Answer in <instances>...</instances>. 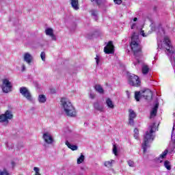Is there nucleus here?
I'll return each instance as SVG.
<instances>
[{"label": "nucleus", "mask_w": 175, "mask_h": 175, "mask_svg": "<svg viewBox=\"0 0 175 175\" xmlns=\"http://www.w3.org/2000/svg\"><path fill=\"white\" fill-rule=\"evenodd\" d=\"M33 170L35 172V175H41L40 174V169L38 167H34Z\"/></svg>", "instance_id": "32"}, {"label": "nucleus", "mask_w": 175, "mask_h": 175, "mask_svg": "<svg viewBox=\"0 0 175 175\" xmlns=\"http://www.w3.org/2000/svg\"><path fill=\"white\" fill-rule=\"evenodd\" d=\"M126 94L128 98H129V96H131V93L129 92V91L126 90Z\"/></svg>", "instance_id": "42"}, {"label": "nucleus", "mask_w": 175, "mask_h": 175, "mask_svg": "<svg viewBox=\"0 0 175 175\" xmlns=\"http://www.w3.org/2000/svg\"><path fill=\"white\" fill-rule=\"evenodd\" d=\"M171 139H172L173 143H175V124H174V126L172 129Z\"/></svg>", "instance_id": "28"}, {"label": "nucleus", "mask_w": 175, "mask_h": 175, "mask_svg": "<svg viewBox=\"0 0 175 175\" xmlns=\"http://www.w3.org/2000/svg\"><path fill=\"white\" fill-rule=\"evenodd\" d=\"M158 49L160 50L165 49L168 55L172 54V59L175 62V53L173 46H172V42H170V38L168 36L164 37V40L162 43V41H158Z\"/></svg>", "instance_id": "4"}, {"label": "nucleus", "mask_w": 175, "mask_h": 175, "mask_svg": "<svg viewBox=\"0 0 175 175\" xmlns=\"http://www.w3.org/2000/svg\"><path fill=\"white\" fill-rule=\"evenodd\" d=\"M113 162H114V160H109L105 161L104 165L106 166V167H111V166H113Z\"/></svg>", "instance_id": "26"}, {"label": "nucleus", "mask_w": 175, "mask_h": 175, "mask_svg": "<svg viewBox=\"0 0 175 175\" xmlns=\"http://www.w3.org/2000/svg\"><path fill=\"white\" fill-rule=\"evenodd\" d=\"M161 31L163 33H165V31L163 30V29H161Z\"/></svg>", "instance_id": "47"}, {"label": "nucleus", "mask_w": 175, "mask_h": 175, "mask_svg": "<svg viewBox=\"0 0 175 175\" xmlns=\"http://www.w3.org/2000/svg\"><path fill=\"white\" fill-rule=\"evenodd\" d=\"M19 92L24 98H26L27 100L29 102H32V94H31V92L28 90V88L25 87H21L19 89Z\"/></svg>", "instance_id": "8"}, {"label": "nucleus", "mask_w": 175, "mask_h": 175, "mask_svg": "<svg viewBox=\"0 0 175 175\" xmlns=\"http://www.w3.org/2000/svg\"><path fill=\"white\" fill-rule=\"evenodd\" d=\"M141 35L142 36H144V37H146V36H145V34H144V31H141Z\"/></svg>", "instance_id": "44"}, {"label": "nucleus", "mask_w": 175, "mask_h": 175, "mask_svg": "<svg viewBox=\"0 0 175 175\" xmlns=\"http://www.w3.org/2000/svg\"><path fill=\"white\" fill-rule=\"evenodd\" d=\"M142 96L144 99H148V98H152V92L147 89L145 91H142Z\"/></svg>", "instance_id": "14"}, {"label": "nucleus", "mask_w": 175, "mask_h": 175, "mask_svg": "<svg viewBox=\"0 0 175 175\" xmlns=\"http://www.w3.org/2000/svg\"><path fill=\"white\" fill-rule=\"evenodd\" d=\"M141 98H143V96L142 95V92H135V100H137V102H139Z\"/></svg>", "instance_id": "21"}, {"label": "nucleus", "mask_w": 175, "mask_h": 175, "mask_svg": "<svg viewBox=\"0 0 175 175\" xmlns=\"http://www.w3.org/2000/svg\"><path fill=\"white\" fill-rule=\"evenodd\" d=\"M11 164H12V167H14V166H16V163L14 161H12Z\"/></svg>", "instance_id": "43"}, {"label": "nucleus", "mask_w": 175, "mask_h": 175, "mask_svg": "<svg viewBox=\"0 0 175 175\" xmlns=\"http://www.w3.org/2000/svg\"><path fill=\"white\" fill-rule=\"evenodd\" d=\"M131 48L136 59V62H133V64L136 66L137 64H140L139 58L142 57V46L139 44V36L135 33L131 36Z\"/></svg>", "instance_id": "1"}, {"label": "nucleus", "mask_w": 175, "mask_h": 175, "mask_svg": "<svg viewBox=\"0 0 175 175\" xmlns=\"http://www.w3.org/2000/svg\"><path fill=\"white\" fill-rule=\"evenodd\" d=\"M129 124L131 126H133L135 124V121L133 120L136 118V113L133 109H129Z\"/></svg>", "instance_id": "11"}, {"label": "nucleus", "mask_w": 175, "mask_h": 175, "mask_svg": "<svg viewBox=\"0 0 175 175\" xmlns=\"http://www.w3.org/2000/svg\"><path fill=\"white\" fill-rule=\"evenodd\" d=\"M23 59L25 62H27L28 65H30L32 61H33V57L29 53H25L23 55Z\"/></svg>", "instance_id": "13"}, {"label": "nucleus", "mask_w": 175, "mask_h": 175, "mask_svg": "<svg viewBox=\"0 0 175 175\" xmlns=\"http://www.w3.org/2000/svg\"><path fill=\"white\" fill-rule=\"evenodd\" d=\"M164 166L167 168V170H170L172 169V166L170 165V162L169 161H165L164 162Z\"/></svg>", "instance_id": "29"}, {"label": "nucleus", "mask_w": 175, "mask_h": 175, "mask_svg": "<svg viewBox=\"0 0 175 175\" xmlns=\"http://www.w3.org/2000/svg\"><path fill=\"white\" fill-rule=\"evenodd\" d=\"M94 107L95 110H97V111H100V113L105 111V107L103 105L99 104L98 102L94 103Z\"/></svg>", "instance_id": "15"}, {"label": "nucleus", "mask_w": 175, "mask_h": 175, "mask_svg": "<svg viewBox=\"0 0 175 175\" xmlns=\"http://www.w3.org/2000/svg\"><path fill=\"white\" fill-rule=\"evenodd\" d=\"M134 137L135 139H139V130L137 129H134Z\"/></svg>", "instance_id": "33"}, {"label": "nucleus", "mask_w": 175, "mask_h": 175, "mask_svg": "<svg viewBox=\"0 0 175 175\" xmlns=\"http://www.w3.org/2000/svg\"><path fill=\"white\" fill-rule=\"evenodd\" d=\"M85 157L83 154L77 159V164L80 165V163H83L84 162Z\"/></svg>", "instance_id": "27"}, {"label": "nucleus", "mask_w": 175, "mask_h": 175, "mask_svg": "<svg viewBox=\"0 0 175 175\" xmlns=\"http://www.w3.org/2000/svg\"><path fill=\"white\" fill-rule=\"evenodd\" d=\"M167 155V150H165L161 154H160V157L159 158V161H160V163L163 162V158H165Z\"/></svg>", "instance_id": "22"}, {"label": "nucleus", "mask_w": 175, "mask_h": 175, "mask_svg": "<svg viewBox=\"0 0 175 175\" xmlns=\"http://www.w3.org/2000/svg\"><path fill=\"white\" fill-rule=\"evenodd\" d=\"M46 100H47V98H46L45 95L44 94L39 95L38 101L40 103H46Z\"/></svg>", "instance_id": "20"}, {"label": "nucleus", "mask_w": 175, "mask_h": 175, "mask_svg": "<svg viewBox=\"0 0 175 175\" xmlns=\"http://www.w3.org/2000/svg\"><path fill=\"white\" fill-rule=\"evenodd\" d=\"M95 59H96V64L99 65V56L98 55H96Z\"/></svg>", "instance_id": "39"}, {"label": "nucleus", "mask_w": 175, "mask_h": 175, "mask_svg": "<svg viewBox=\"0 0 175 175\" xmlns=\"http://www.w3.org/2000/svg\"><path fill=\"white\" fill-rule=\"evenodd\" d=\"M92 16H93L94 20L97 21L98 20V10H92L91 11Z\"/></svg>", "instance_id": "25"}, {"label": "nucleus", "mask_w": 175, "mask_h": 175, "mask_svg": "<svg viewBox=\"0 0 175 175\" xmlns=\"http://www.w3.org/2000/svg\"><path fill=\"white\" fill-rule=\"evenodd\" d=\"M149 131L146 132V135L144 137V144H142V148L144 153L147 151V148H148V143H151V142L154 140V135H152V133L157 131V126H155V123H152L149 126Z\"/></svg>", "instance_id": "2"}, {"label": "nucleus", "mask_w": 175, "mask_h": 175, "mask_svg": "<svg viewBox=\"0 0 175 175\" xmlns=\"http://www.w3.org/2000/svg\"><path fill=\"white\" fill-rule=\"evenodd\" d=\"M133 21H137V18H134Z\"/></svg>", "instance_id": "46"}, {"label": "nucleus", "mask_w": 175, "mask_h": 175, "mask_svg": "<svg viewBox=\"0 0 175 175\" xmlns=\"http://www.w3.org/2000/svg\"><path fill=\"white\" fill-rule=\"evenodd\" d=\"M7 147L8 148H9V150L12 149V148H14V144H7Z\"/></svg>", "instance_id": "38"}, {"label": "nucleus", "mask_w": 175, "mask_h": 175, "mask_svg": "<svg viewBox=\"0 0 175 175\" xmlns=\"http://www.w3.org/2000/svg\"><path fill=\"white\" fill-rule=\"evenodd\" d=\"M46 36H50L52 40H57V37L54 34V30L52 28H46L45 29Z\"/></svg>", "instance_id": "12"}, {"label": "nucleus", "mask_w": 175, "mask_h": 175, "mask_svg": "<svg viewBox=\"0 0 175 175\" xmlns=\"http://www.w3.org/2000/svg\"><path fill=\"white\" fill-rule=\"evenodd\" d=\"M66 146L72 151H76L77 150V148H79L77 146L70 144L68 141H66Z\"/></svg>", "instance_id": "18"}, {"label": "nucleus", "mask_w": 175, "mask_h": 175, "mask_svg": "<svg viewBox=\"0 0 175 175\" xmlns=\"http://www.w3.org/2000/svg\"><path fill=\"white\" fill-rule=\"evenodd\" d=\"M42 137L46 144H53L54 143V138H53L50 133H44Z\"/></svg>", "instance_id": "10"}, {"label": "nucleus", "mask_w": 175, "mask_h": 175, "mask_svg": "<svg viewBox=\"0 0 175 175\" xmlns=\"http://www.w3.org/2000/svg\"><path fill=\"white\" fill-rule=\"evenodd\" d=\"M70 5L75 10H79V0H70Z\"/></svg>", "instance_id": "16"}, {"label": "nucleus", "mask_w": 175, "mask_h": 175, "mask_svg": "<svg viewBox=\"0 0 175 175\" xmlns=\"http://www.w3.org/2000/svg\"><path fill=\"white\" fill-rule=\"evenodd\" d=\"M21 68H22L21 72H25L26 70L25 64H23Z\"/></svg>", "instance_id": "41"}, {"label": "nucleus", "mask_w": 175, "mask_h": 175, "mask_svg": "<svg viewBox=\"0 0 175 175\" xmlns=\"http://www.w3.org/2000/svg\"><path fill=\"white\" fill-rule=\"evenodd\" d=\"M106 105L109 109H114V103H113L111 99L107 98L106 100Z\"/></svg>", "instance_id": "19"}, {"label": "nucleus", "mask_w": 175, "mask_h": 175, "mask_svg": "<svg viewBox=\"0 0 175 175\" xmlns=\"http://www.w3.org/2000/svg\"><path fill=\"white\" fill-rule=\"evenodd\" d=\"M113 1L116 5H121L122 3V0H113Z\"/></svg>", "instance_id": "37"}, {"label": "nucleus", "mask_w": 175, "mask_h": 175, "mask_svg": "<svg viewBox=\"0 0 175 175\" xmlns=\"http://www.w3.org/2000/svg\"><path fill=\"white\" fill-rule=\"evenodd\" d=\"M113 153L114 155L118 156V150L117 149V146L116 145H113Z\"/></svg>", "instance_id": "34"}, {"label": "nucleus", "mask_w": 175, "mask_h": 175, "mask_svg": "<svg viewBox=\"0 0 175 175\" xmlns=\"http://www.w3.org/2000/svg\"><path fill=\"white\" fill-rule=\"evenodd\" d=\"M13 118V112L12 110H7L5 113L0 115V122L1 124H9V120Z\"/></svg>", "instance_id": "6"}, {"label": "nucleus", "mask_w": 175, "mask_h": 175, "mask_svg": "<svg viewBox=\"0 0 175 175\" xmlns=\"http://www.w3.org/2000/svg\"><path fill=\"white\" fill-rule=\"evenodd\" d=\"M1 90L5 94H8V92H10L12 91V88L13 85H12V82L9 81L8 79H2V84H1Z\"/></svg>", "instance_id": "7"}, {"label": "nucleus", "mask_w": 175, "mask_h": 175, "mask_svg": "<svg viewBox=\"0 0 175 175\" xmlns=\"http://www.w3.org/2000/svg\"><path fill=\"white\" fill-rule=\"evenodd\" d=\"M127 77L129 85H132V87H140L142 82L138 76L129 73L127 75Z\"/></svg>", "instance_id": "5"}, {"label": "nucleus", "mask_w": 175, "mask_h": 175, "mask_svg": "<svg viewBox=\"0 0 175 175\" xmlns=\"http://www.w3.org/2000/svg\"><path fill=\"white\" fill-rule=\"evenodd\" d=\"M135 27H136V24H133L131 26V29H135Z\"/></svg>", "instance_id": "45"}, {"label": "nucleus", "mask_w": 175, "mask_h": 175, "mask_svg": "<svg viewBox=\"0 0 175 175\" xmlns=\"http://www.w3.org/2000/svg\"><path fill=\"white\" fill-rule=\"evenodd\" d=\"M159 106V105L158 103L155 104L154 107L152 109V111L150 112V118H152L157 116Z\"/></svg>", "instance_id": "17"}, {"label": "nucleus", "mask_w": 175, "mask_h": 175, "mask_svg": "<svg viewBox=\"0 0 175 175\" xmlns=\"http://www.w3.org/2000/svg\"><path fill=\"white\" fill-rule=\"evenodd\" d=\"M90 98L91 99H95V94H94V93H90Z\"/></svg>", "instance_id": "40"}, {"label": "nucleus", "mask_w": 175, "mask_h": 175, "mask_svg": "<svg viewBox=\"0 0 175 175\" xmlns=\"http://www.w3.org/2000/svg\"><path fill=\"white\" fill-rule=\"evenodd\" d=\"M94 88H95L96 91L97 92H98L99 94H103V92H105V91L103 90V88H102V86H100V85H96L94 86Z\"/></svg>", "instance_id": "23"}, {"label": "nucleus", "mask_w": 175, "mask_h": 175, "mask_svg": "<svg viewBox=\"0 0 175 175\" xmlns=\"http://www.w3.org/2000/svg\"><path fill=\"white\" fill-rule=\"evenodd\" d=\"M127 163L130 167H135V162L132 160L127 161Z\"/></svg>", "instance_id": "35"}, {"label": "nucleus", "mask_w": 175, "mask_h": 175, "mask_svg": "<svg viewBox=\"0 0 175 175\" xmlns=\"http://www.w3.org/2000/svg\"><path fill=\"white\" fill-rule=\"evenodd\" d=\"M150 72V68H148V66L147 65H144L142 66V73L143 75H147Z\"/></svg>", "instance_id": "24"}, {"label": "nucleus", "mask_w": 175, "mask_h": 175, "mask_svg": "<svg viewBox=\"0 0 175 175\" xmlns=\"http://www.w3.org/2000/svg\"><path fill=\"white\" fill-rule=\"evenodd\" d=\"M40 57L42 61H46V53L44 52L41 53Z\"/></svg>", "instance_id": "36"}, {"label": "nucleus", "mask_w": 175, "mask_h": 175, "mask_svg": "<svg viewBox=\"0 0 175 175\" xmlns=\"http://www.w3.org/2000/svg\"><path fill=\"white\" fill-rule=\"evenodd\" d=\"M105 54H114V45L112 41H109L107 46L104 47Z\"/></svg>", "instance_id": "9"}, {"label": "nucleus", "mask_w": 175, "mask_h": 175, "mask_svg": "<svg viewBox=\"0 0 175 175\" xmlns=\"http://www.w3.org/2000/svg\"><path fill=\"white\" fill-rule=\"evenodd\" d=\"M92 2H96V5H98V6H100V5H102V3H103L105 2V0H91Z\"/></svg>", "instance_id": "30"}, {"label": "nucleus", "mask_w": 175, "mask_h": 175, "mask_svg": "<svg viewBox=\"0 0 175 175\" xmlns=\"http://www.w3.org/2000/svg\"><path fill=\"white\" fill-rule=\"evenodd\" d=\"M61 103L62 107L66 116L68 117H76V109L69 99L66 98H62Z\"/></svg>", "instance_id": "3"}, {"label": "nucleus", "mask_w": 175, "mask_h": 175, "mask_svg": "<svg viewBox=\"0 0 175 175\" xmlns=\"http://www.w3.org/2000/svg\"><path fill=\"white\" fill-rule=\"evenodd\" d=\"M0 175H9V172H8V170H6V168H4L3 170H0Z\"/></svg>", "instance_id": "31"}]
</instances>
